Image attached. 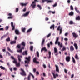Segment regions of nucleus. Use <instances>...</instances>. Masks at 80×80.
Here are the masks:
<instances>
[{"label": "nucleus", "mask_w": 80, "mask_h": 80, "mask_svg": "<svg viewBox=\"0 0 80 80\" xmlns=\"http://www.w3.org/2000/svg\"><path fill=\"white\" fill-rule=\"evenodd\" d=\"M58 40H59V37L57 38L55 42V45L58 44V46H60L61 48H62V47H63V44H62V43L60 44L61 42H59Z\"/></svg>", "instance_id": "f257e3e1"}, {"label": "nucleus", "mask_w": 80, "mask_h": 80, "mask_svg": "<svg viewBox=\"0 0 80 80\" xmlns=\"http://www.w3.org/2000/svg\"><path fill=\"white\" fill-rule=\"evenodd\" d=\"M36 2H39V1L37 0H34V1L32 2V4L31 5V7H32V9H34L36 7Z\"/></svg>", "instance_id": "f03ea898"}, {"label": "nucleus", "mask_w": 80, "mask_h": 80, "mask_svg": "<svg viewBox=\"0 0 80 80\" xmlns=\"http://www.w3.org/2000/svg\"><path fill=\"white\" fill-rule=\"evenodd\" d=\"M30 56H29L28 58L26 57L25 59H26L27 60L25 61V63H27V65H25V67H28V63L30 61Z\"/></svg>", "instance_id": "7ed1b4c3"}, {"label": "nucleus", "mask_w": 80, "mask_h": 80, "mask_svg": "<svg viewBox=\"0 0 80 80\" xmlns=\"http://www.w3.org/2000/svg\"><path fill=\"white\" fill-rule=\"evenodd\" d=\"M21 72H20V74L22 76H24V77H26L27 76V74H26V72H25V71L22 68H21Z\"/></svg>", "instance_id": "20e7f679"}, {"label": "nucleus", "mask_w": 80, "mask_h": 80, "mask_svg": "<svg viewBox=\"0 0 80 80\" xmlns=\"http://www.w3.org/2000/svg\"><path fill=\"white\" fill-rule=\"evenodd\" d=\"M72 35L73 37H74V38H78V34L76 33L75 32H73L72 33Z\"/></svg>", "instance_id": "39448f33"}, {"label": "nucleus", "mask_w": 80, "mask_h": 80, "mask_svg": "<svg viewBox=\"0 0 80 80\" xmlns=\"http://www.w3.org/2000/svg\"><path fill=\"white\" fill-rule=\"evenodd\" d=\"M8 16L9 17H8V19H12L13 18V16H12V13H9L8 14Z\"/></svg>", "instance_id": "423d86ee"}, {"label": "nucleus", "mask_w": 80, "mask_h": 80, "mask_svg": "<svg viewBox=\"0 0 80 80\" xmlns=\"http://www.w3.org/2000/svg\"><path fill=\"white\" fill-rule=\"evenodd\" d=\"M11 58L12 59V60H14V61H13V62L14 63H15V64H17V59L16 58H15L13 56H11Z\"/></svg>", "instance_id": "0eeeda50"}, {"label": "nucleus", "mask_w": 80, "mask_h": 80, "mask_svg": "<svg viewBox=\"0 0 80 80\" xmlns=\"http://www.w3.org/2000/svg\"><path fill=\"white\" fill-rule=\"evenodd\" d=\"M60 26H59L58 28H57V30H60V34H62V28H61L60 29Z\"/></svg>", "instance_id": "6e6552de"}, {"label": "nucleus", "mask_w": 80, "mask_h": 80, "mask_svg": "<svg viewBox=\"0 0 80 80\" xmlns=\"http://www.w3.org/2000/svg\"><path fill=\"white\" fill-rule=\"evenodd\" d=\"M29 13H30V11L28 12L25 13L22 16L24 17H27L29 15Z\"/></svg>", "instance_id": "1a4fd4ad"}, {"label": "nucleus", "mask_w": 80, "mask_h": 80, "mask_svg": "<svg viewBox=\"0 0 80 80\" xmlns=\"http://www.w3.org/2000/svg\"><path fill=\"white\" fill-rule=\"evenodd\" d=\"M66 60L67 62H70V56L66 57Z\"/></svg>", "instance_id": "9d476101"}, {"label": "nucleus", "mask_w": 80, "mask_h": 80, "mask_svg": "<svg viewBox=\"0 0 80 80\" xmlns=\"http://www.w3.org/2000/svg\"><path fill=\"white\" fill-rule=\"evenodd\" d=\"M44 51L45 52H47V49H46V48L45 47L42 48L41 52L42 53L43 52V51Z\"/></svg>", "instance_id": "9b49d317"}, {"label": "nucleus", "mask_w": 80, "mask_h": 80, "mask_svg": "<svg viewBox=\"0 0 80 80\" xmlns=\"http://www.w3.org/2000/svg\"><path fill=\"white\" fill-rule=\"evenodd\" d=\"M11 24L12 27V30H15V26L13 25V23L12 22H11Z\"/></svg>", "instance_id": "f8f14e48"}, {"label": "nucleus", "mask_w": 80, "mask_h": 80, "mask_svg": "<svg viewBox=\"0 0 80 80\" xmlns=\"http://www.w3.org/2000/svg\"><path fill=\"white\" fill-rule=\"evenodd\" d=\"M33 62L34 63H39V62L38 61H37V58H35L33 59Z\"/></svg>", "instance_id": "ddd939ff"}, {"label": "nucleus", "mask_w": 80, "mask_h": 80, "mask_svg": "<svg viewBox=\"0 0 80 80\" xmlns=\"http://www.w3.org/2000/svg\"><path fill=\"white\" fill-rule=\"evenodd\" d=\"M52 75H53V78L54 79L56 78L57 77H58V74H55V73H52Z\"/></svg>", "instance_id": "4468645a"}, {"label": "nucleus", "mask_w": 80, "mask_h": 80, "mask_svg": "<svg viewBox=\"0 0 80 80\" xmlns=\"http://www.w3.org/2000/svg\"><path fill=\"white\" fill-rule=\"evenodd\" d=\"M28 54V53H27V51H25V52H22V55H27Z\"/></svg>", "instance_id": "2eb2a0df"}, {"label": "nucleus", "mask_w": 80, "mask_h": 80, "mask_svg": "<svg viewBox=\"0 0 80 80\" xmlns=\"http://www.w3.org/2000/svg\"><path fill=\"white\" fill-rule=\"evenodd\" d=\"M24 49V47H22V48H21L20 50H18V52H19V53H22V50Z\"/></svg>", "instance_id": "dca6fc26"}, {"label": "nucleus", "mask_w": 80, "mask_h": 80, "mask_svg": "<svg viewBox=\"0 0 80 80\" xmlns=\"http://www.w3.org/2000/svg\"><path fill=\"white\" fill-rule=\"evenodd\" d=\"M73 45L74 46L75 49H76V50H78V45H77V44L76 43H74Z\"/></svg>", "instance_id": "f3484780"}, {"label": "nucleus", "mask_w": 80, "mask_h": 80, "mask_svg": "<svg viewBox=\"0 0 80 80\" xmlns=\"http://www.w3.org/2000/svg\"><path fill=\"white\" fill-rule=\"evenodd\" d=\"M21 45L23 46L22 47H24V48L26 45L25 42H22L21 43Z\"/></svg>", "instance_id": "a211bd4d"}, {"label": "nucleus", "mask_w": 80, "mask_h": 80, "mask_svg": "<svg viewBox=\"0 0 80 80\" xmlns=\"http://www.w3.org/2000/svg\"><path fill=\"white\" fill-rule=\"evenodd\" d=\"M70 50L71 52H72V51H73V50H74V48H73V46H70Z\"/></svg>", "instance_id": "6ab92c4d"}, {"label": "nucleus", "mask_w": 80, "mask_h": 80, "mask_svg": "<svg viewBox=\"0 0 80 80\" xmlns=\"http://www.w3.org/2000/svg\"><path fill=\"white\" fill-rule=\"evenodd\" d=\"M15 33L16 35H19L20 34V32H19V31L17 29H16L15 30Z\"/></svg>", "instance_id": "aec40b11"}, {"label": "nucleus", "mask_w": 80, "mask_h": 80, "mask_svg": "<svg viewBox=\"0 0 80 80\" xmlns=\"http://www.w3.org/2000/svg\"><path fill=\"white\" fill-rule=\"evenodd\" d=\"M27 4H28V3H20V5L22 6V7H23V6H26V5H27Z\"/></svg>", "instance_id": "412c9836"}, {"label": "nucleus", "mask_w": 80, "mask_h": 80, "mask_svg": "<svg viewBox=\"0 0 80 80\" xmlns=\"http://www.w3.org/2000/svg\"><path fill=\"white\" fill-rule=\"evenodd\" d=\"M55 67L56 68V71L58 72H59V69H58V66L57 65H55Z\"/></svg>", "instance_id": "4be33fe9"}, {"label": "nucleus", "mask_w": 80, "mask_h": 80, "mask_svg": "<svg viewBox=\"0 0 80 80\" xmlns=\"http://www.w3.org/2000/svg\"><path fill=\"white\" fill-rule=\"evenodd\" d=\"M15 43H16V41H15V40L11 41V42H10V44H11V45H13V44H15Z\"/></svg>", "instance_id": "5701e85b"}, {"label": "nucleus", "mask_w": 80, "mask_h": 80, "mask_svg": "<svg viewBox=\"0 0 80 80\" xmlns=\"http://www.w3.org/2000/svg\"><path fill=\"white\" fill-rule=\"evenodd\" d=\"M44 44H45V39L43 38L42 39V41L41 43L42 46H43Z\"/></svg>", "instance_id": "b1692460"}, {"label": "nucleus", "mask_w": 80, "mask_h": 80, "mask_svg": "<svg viewBox=\"0 0 80 80\" xmlns=\"http://www.w3.org/2000/svg\"><path fill=\"white\" fill-rule=\"evenodd\" d=\"M54 53H57V49L56 48H55L54 50Z\"/></svg>", "instance_id": "393cba45"}, {"label": "nucleus", "mask_w": 80, "mask_h": 80, "mask_svg": "<svg viewBox=\"0 0 80 80\" xmlns=\"http://www.w3.org/2000/svg\"><path fill=\"white\" fill-rule=\"evenodd\" d=\"M50 29H52V28H53V30H54V28H55V25H54V24L52 25L50 27Z\"/></svg>", "instance_id": "a878e982"}, {"label": "nucleus", "mask_w": 80, "mask_h": 80, "mask_svg": "<svg viewBox=\"0 0 80 80\" xmlns=\"http://www.w3.org/2000/svg\"><path fill=\"white\" fill-rule=\"evenodd\" d=\"M76 20H78L79 21L80 20V17L79 16H78V17H76Z\"/></svg>", "instance_id": "bb28decb"}, {"label": "nucleus", "mask_w": 80, "mask_h": 80, "mask_svg": "<svg viewBox=\"0 0 80 80\" xmlns=\"http://www.w3.org/2000/svg\"><path fill=\"white\" fill-rule=\"evenodd\" d=\"M7 34H5V35H4L3 36H2L1 37V39H3V38L7 37Z\"/></svg>", "instance_id": "cd10ccee"}, {"label": "nucleus", "mask_w": 80, "mask_h": 80, "mask_svg": "<svg viewBox=\"0 0 80 80\" xmlns=\"http://www.w3.org/2000/svg\"><path fill=\"white\" fill-rule=\"evenodd\" d=\"M6 42H10V38L8 36V38L6 39Z\"/></svg>", "instance_id": "c85d7f7f"}, {"label": "nucleus", "mask_w": 80, "mask_h": 80, "mask_svg": "<svg viewBox=\"0 0 80 80\" xmlns=\"http://www.w3.org/2000/svg\"><path fill=\"white\" fill-rule=\"evenodd\" d=\"M51 52L50 51H49L48 52V54H49V57L48 58H51Z\"/></svg>", "instance_id": "c756f323"}, {"label": "nucleus", "mask_w": 80, "mask_h": 80, "mask_svg": "<svg viewBox=\"0 0 80 80\" xmlns=\"http://www.w3.org/2000/svg\"><path fill=\"white\" fill-rule=\"evenodd\" d=\"M32 30V28H30L27 31V33H29V32H30Z\"/></svg>", "instance_id": "7c9ffc66"}, {"label": "nucleus", "mask_w": 80, "mask_h": 80, "mask_svg": "<svg viewBox=\"0 0 80 80\" xmlns=\"http://www.w3.org/2000/svg\"><path fill=\"white\" fill-rule=\"evenodd\" d=\"M75 58H76V60H79V58H78V55H77V54L75 56Z\"/></svg>", "instance_id": "2f4dec72"}, {"label": "nucleus", "mask_w": 80, "mask_h": 80, "mask_svg": "<svg viewBox=\"0 0 80 80\" xmlns=\"http://www.w3.org/2000/svg\"><path fill=\"white\" fill-rule=\"evenodd\" d=\"M74 8L75 11L76 12H77V13H79V10H78L77 8L75 7Z\"/></svg>", "instance_id": "473e14b6"}, {"label": "nucleus", "mask_w": 80, "mask_h": 80, "mask_svg": "<svg viewBox=\"0 0 80 80\" xmlns=\"http://www.w3.org/2000/svg\"><path fill=\"white\" fill-rule=\"evenodd\" d=\"M69 24H70V25H72L73 24H75V23H73V21H71L69 22Z\"/></svg>", "instance_id": "72a5a7b5"}, {"label": "nucleus", "mask_w": 80, "mask_h": 80, "mask_svg": "<svg viewBox=\"0 0 80 80\" xmlns=\"http://www.w3.org/2000/svg\"><path fill=\"white\" fill-rule=\"evenodd\" d=\"M0 68H1V70H5V68L2 66H0Z\"/></svg>", "instance_id": "f704fd0d"}, {"label": "nucleus", "mask_w": 80, "mask_h": 80, "mask_svg": "<svg viewBox=\"0 0 80 80\" xmlns=\"http://www.w3.org/2000/svg\"><path fill=\"white\" fill-rule=\"evenodd\" d=\"M37 7L39 8L40 10H42V6L40 5H37Z\"/></svg>", "instance_id": "c9c22d12"}, {"label": "nucleus", "mask_w": 80, "mask_h": 80, "mask_svg": "<svg viewBox=\"0 0 80 80\" xmlns=\"http://www.w3.org/2000/svg\"><path fill=\"white\" fill-rule=\"evenodd\" d=\"M69 15H70L71 16H72L73 15V12H70L69 13Z\"/></svg>", "instance_id": "e433bc0d"}, {"label": "nucleus", "mask_w": 80, "mask_h": 80, "mask_svg": "<svg viewBox=\"0 0 80 80\" xmlns=\"http://www.w3.org/2000/svg\"><path fill=\"white\" fill-rule=\"evenodd\" d=\"M33 46H31L30 47V50L31 51H33Z\"/></svg>", "instance_id": "4c0bfd02"}, {"label": "nucleus", "mask_w": 80, "mask_h": 80, "mask_svg": "<svg viewBox=\"0 0 80 80\" xmlns=\"http://www.w3.org/2000/svg\"><path fill=\"white\" fill-rule=\"evenodd\" d=\"M52 2H53V1L51 0H47V3H52Z\"/></svg>", "instance_id": "58836bf2"}, {"label": "nucleus", "mask_w": 80, "mask_h": 80, "mask_svg": "<svg viewBox=\"0 0 80 80\" xmlns=\"http://www.w3.org/2000/svg\"><path fill=\"white\" fill-rule=\"evenodd\" d=\"M72 62H73V63H75V58H73V57H72Z\"/></svg>", "instance_id": "ea45409f"}, {"label": "nucleus", "mask_w": 80, "mask_h": 80, "mask_svg": "<svg viewBox=\"0 0 80 80\" xmlns=\"http://www.w3.org/2000/svg\"><path fill=\"white\" fill-rule=\"evenodd\" d=\"M30 74L28 75V80H30Z\"/></svg>", "instance_id": "a19ab883"}, {"label": "nucleus", "mask_w": 80, "mask_h": 80, "mask_svg": "<svg viewBox=\"0 0 80 80\" xmlns=\"http://www.w3.org/2000/svg\"><path fill=\"white\" fill-rule=\"evenodd\" d=\"M16 65L17 67H20V62H19L18 63H16Z\"/></svg>", "instance_id": "79ce46f5"}, {"label": "nucleus", "mask_w": 80, "mask_h": 80, "mask_svg": "<svg viewBox=\"0 0 80 80\" xmlns=\"http://www.w3.org/2000/svg\"><path fill=\"white\" fill-rule=\"evenodd\" d=\"M25 30H26V28H22V30L23 32H25Z\"/></svg>", "instance_id": "37998d69"}, {"label": "nucleus", "mask_w": 80, "mask_h": 80, "mask_svg": "<svg viewBox=\"0 0 80 80\" xmlns=\"http://www.w3.org/2000/svg\"><path fill=\"white\" fill-rule=\"evenodd\" d=\"M29 74H30V76H31H31H32L33 79H34L35 78V77H34V76H33V74H32L31 72H30Z\"/></svg>", "instance_id": "c03bdc74"}, {"label": "nucleus", "mask_w": 80, "mask_h": 80, "mask_svg": "<svg viewBox=\"0 0 80 80\" xmlns=\"http://www.w3.org/2000/svg\"><path fill=\"white\" fill-rule=\"evenodd\" d=\"M66 50V48H65L64 47H63V48L62 49L61 51L62 52H63V51H64V50Z\"/></svg>", "instance_id": "a18cd8bd"}, {"label": "nucleus", "mask_w": 80, "mask_h": 80, "mask_svg": "<svg viewBox=\"0 0 80 80\" xmlns=\"http://www.w3.org/2000/svg\"><path fill=\"white\" fill-rule=\"evenodd\" d=\"M7 49H8V51H9V52H12V51L11 50V49H10V48H8Z\"/></svg>", "instance_id": "49530a36"}, {"label": "nucleus", "mask_w": 80, "mask_h": 80, "mask_svg": "<svg viewBox=\"0 0 80 80\" xmlns=\"http://www.w3.org/2000/svg\"><path fill=\"white\" fill-rule=\"evenodd\" d=\"M50 36H51V33H49L48 35V36H46V38H49V37H50Z\"/></svg>", "instance_id": "de8ad7c7"}, {"label": "nucleus", "mask_w": 80, "mask_h": 80, "mask_svg": "<svg viewBox=\"0 0 80 80\" xmlns=\"http://www.w3.org/2000/svg\"><path fill=\"white\" fill-rule=\"evenodd\" d=\"M21 47V45H20V44H18L17 46V48L19 49Z\"/></svg>", "instance_id": "09e8293b"}, {"label": "nucleus", "mask_w": 80, "mask_h": 80, "mask_svg": "<svg viewBox=\"0 0 80 80\" xmlns=\"http://www.w3.org/2000/svg\"><path fill=\"white\" fill-rule=\"evenodd\" d=\"M47 45L48 46V48H50V43H48Z\"/></svg>", "instance_id": "8fccbe9b"}, {"label": "nucleus", "mask_w": 80, "mask_h": 80, "mask_svg": "<svg viewBox=\"0 0 80 80\" xmlns=\"http://www.w3.org/2000/svg\"><path fill=\"white\" fill-rule=\"evenodd\" d=\"M18 57L19 61L20 62H21V59L20 58V55H18Z\"/></svg>", "instance_id": "3c124183"}, {"label": "nucleus", "mask_w": 80, "mask_h": 80, "mask_svg": "<svg viewBox=\"0 0 80 80\" xmlns=\"http://www.w3.org/2000/svg\"><path fill=\"white\" fill-rule=\"evenodd\" d=\"M26 10H27V8H26V7H25L24 8L22 11L23 12H25L26 11Z\"/></svg>", "instance_id": "603ef678"}, {"label": "nucleus", "mask_w": 80, "mask_h": 80, "mask_svg": "<svg viewBox=\"0 0 80 80\" xmlns=\"http://www.w3.org/2000/svg\"><path fill=\"white\" fill-rule=\"evenodd\" d=\"M57 5V2H56V3L54 4V5H53V7H56V6Z\"/></svg>", "instance_id": "864d4df0"}, {"label": "nucleus", "mask_w": 80, "mask_h": 80, "mask_svg": "<svg viewBox=\"0 0 80 80\" xmlns=\"http://www.w3.org/2000/svg\"><path fill=\"white\" fill-rule=\"evenodd\" d=\"M70 8L71 10H73V7L72 5H71L70 6Z\"/></svg>", "instance_id": "5fc2aeb1"}, {"label": "nucleus", "mask_w": 80, "mask_h": 80, "mask_svg": "<svg viewBox=\"0 0 80 80\" xmlns=\"http://www.w3.org/2000/svg\"><path fill=\"white\" fill-rule=\"evenodd\" d=\"M37 56L38 57H39V52H38V51H37Z\"/></svg>", "instance_id": "6e6d98bb"}, {"label": "nucleus", "mask_w": 80, "mask_h": 80, "mask_svg": "<svg viewBox=\"0 0 80 80\" xmlns=\"http://www.w3.org/2000/svg\"><path fill=\"white\" fill-rule=\"evenodd\" d=\"M9 28V27L8 26L6 27L5 29L6 30H8V29Z\"/></svg>", "instance_id": "4d7b16f0"}, {"label": "nucleus", "mask_w": 80, "mask_h": 80, "mask_svg": "<svg viewBox=\"0 0 80 80\" xmlns=\"http://www.w3.org/2000/svg\"><path fill=\"white\" fill-rule=\"evenodd\" d=\"M43 67L44 68H47V66L45 64H44L43 65Z\"/></svg>", "instance_id": "13d9d810"}, {"label": "nucleus", "mask_w": 80, "mask_h": 80, "mask_svg": "<svg viewBox=\"0 0 80 80\" xmlns=\"http://www.w3.org/2000/svg\"><path fill=\"white\" fill-rule=\"evenodd\" d=\"M7 54H8V55H9V56H10L11 55V54H10V52H7L6 55H7Z\"/></svg>", "instance_id": "bf43d9fd"}, {"label": "nucleus", "mask_w": 80, "mask_h": 80, "mask_svg": "<svg viewBox=\"0 0 80 80\" xmlns=\"http://www.w3.org/2000/svg\"><path fill=\"white\" fill-rule=\"evenodd\" d=\"M47 0H42V3H44L45 2H47Z\"/></svg>", "instance_id": "052dcab7"}, {"label": "nucleus", "mask_w": 80, "mask_h": 80, "mask_svg": "<svg viewBox=\"0 0 80 80\" xmlns=\"http://www.w3.org/2000/svg\"><path fill=\"white\" fill-rule=\"evenodd\" d=\"M64 71L66 73H67V70L66 69H64Z\"/></svg>", "instance_id": "680f3d73"}, {"label": "nucleus", "mask_w": 80, "mask_h": 80, "mask_svg": "<svg viewBox=\"0 0 80 80\" xmlns=\"http://www.w3.org/2000/svg\"><path fill=\"white\" fill-rule=\"evenodd\" d=\"M19 10V9H18V8H17L16 9V12H18Z\"/></svg>", "instance_id": "e2e57ef3"}, {"label": "nucleus", "mask_w": 80, "mask_h": 80, "mask_svg": "<svg viewBox=\"0 0 80 80\" xmlns=\"http://www.w3.org/2000/svg\"><path fill=\"white\" fill-rule=\"evenodd\" d=\"M36 74V75H39V72L38 71L37 72Z\"/></svg>", "instance_id": "0e129e2a"}, {"label": "nucleus", "mask_w": 80, "mask_h": 80, "mask_svg": "<svg viewBox=\"0 0 80 80\" xmlns=\"http://www.w3.org/2000/svg\"><path fill=\"white\" fill-rule=\"evenodd\" d=\"M74 77V74H72V75H71V78H73V77Z\"/></svg>", "instance_id": "69168bd1"}, {"label": "nucleus", "mask_w": 80, "mask_h": 80, "mask_svg": "<svg viewBox=\"0 0 80 80\" xmlns=\"http://www.w3.org/2000/svg\"><path fill=\"white\" fill-rule=\"evenodd\" d=\"M50 44L51 45V46H52V45H53V42H52L50 41Z\"/></svg>", "instance_id": "338daca9"}, {"label": "nucleus", "mask_w": 80, "mask_h": 80, "mask_svg": "<svg viewBox=\"0 0 80 80\" xmlns=\"http://www.w3.org/2000/svg\"><path fill=\"white\" fill-rule=\"evenodd\" d=\"M33 72H36V69H35V68H34L33 69Z\"/></svg>", "instance_id": "774afa93"}]
</instances>
